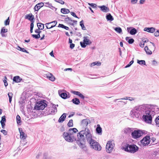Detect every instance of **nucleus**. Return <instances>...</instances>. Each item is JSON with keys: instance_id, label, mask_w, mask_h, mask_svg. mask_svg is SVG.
I'll return each mask as SVG.
<instances>
[{"instance_id": "nucleus-1", "label": "nucleus", "mask_w": 159, "mask_h": 159, "mask_svg": "<svg viewBox=\"0 0 159 159\" xmlns=\"http://www.w3.org/2000/svg\"><path fill=\"white\" fill-rule=\"evenodd\" d=\"M78 131L75 128L70 129L68 132H64L63 137L65 139L69 142H72L76 140L77 135L76 133Z\"/></svg>"}, {"instance_id": "nucleus-2", "label": "nucleus", "mask_w": 159, "mask_h": 159, "mask_svg": "<svg viewBox=\"0 0 159 159\" xmlns=\"http://www.w3.org/2000/svg\"><path fill=\"white\" fill-rule=\"evenodd\" d=\"M77 136H79L82 140H85V138L88 143L94 139H93L91 131L88 128H85V129H83L80 131L77 134Z\"/></svg>"}, {"instance_id": "nucleus-3", "label": "nucleus", "mask_w": 159, "mask_h": 159, "mask_svg": "<svg viewBox=\"0 0 159 159\" xmlns=\"http://www.w3.org/2000/svg\"><path fill=\"white\" fill-rule=\"evenodd\" d=\"M155 112L151 109H148V108L145 106L144 112L143 113V120L146 123H151L152 117L154 116Z\"/></svg>"}, {"instance_id": "nucleus-4", "label": "nucleus", "mask_w": 159, "mask_h": 159, "mask_svg": "<svg viewBox=\"0 0 159 159\" xmlns=\"http://www.w3.org/2000/svg\"><path fill=\"white\" fill-rule=\"evenodd\" d=\"M145 106H141L139 107H135L130 112V115L132 116H134L136 118H138L139 116L143 113Z\"/></svg>"}, {"instance_id": "nucleus-5", "label": "nucleus", "mask_w": 159, "mask_h": 159, "mask_svg": "<svg viewBox=\"0 0 159 159\" xmlns=\"http://www.w3.org/2000/svg\"><path fill=\"white\" fill-rule=\"evenodd\" d=\"M124 148L125 151L134 153L137 151L139 149L138 147L134 144L129 145L126 144Z\"/></svg>"}, {"instance_id": "nucleus-6", "label": "nucleus", "mask_w": 159, "mask_h": 159, "mask_svg": "<svg viewBox=\"0 0 159 159\" xmlns=\"http://www.w3.org/2000/svg\"><path fill=\"white\" fill-rule=\"evenodd\" d=\"M90 147L95 150L100 151L101 150V147L99 144L95 140L93 139L89 143Z\"/></svg>"}, {"instance_id": "nucleus-7", "label": "nucleus", "mask_w": 159, "mask_h": 159, "mask_svg": "<svg viewBox=\"0 0 159 159\" xmlns=\"http://www.w3.org/2000/svg\"><path fill=\"white\" fill-rule=\"evenodd\" d=\"M114 146L115 143L113 140L108 141L106 147L107 152L108 153L111 152L114 148Z\"/></svg>"}, {"instance_id": "nucleus-8", "label": "nucleus", "mask_w": 159, "mask_h": 159, "mask_svg": "<svg viewBox=\"0 0 159 159\" xmlns=\"http://www.w3.org/2000/svg\"><path fill=\"white\" fill-rule=\"evenodd\" d=\"M91 43V41L89 39V37L87 36L84 37L83 42H80V45L83 48H85L86 45H90Z\"/></svg>"}, {"instance_id": "nucleus-9", "label": "nucleus", "mask_w": 159, "mask_h": 159, "mask_svg": "<svg viewBox=\"0 0 159 159\" xmlns=\"http://www.w3.org/2000/svg\"><path fill=\"white\" fill-rule=\"evenodd\" d=\"M143 134V132L141 130H134V131H133L132 132L131 135L132 138L136 139L142 136Z\"/></svg>"}, {"instance_id": "nucleus-10", "label": "nucleus", "mask_w": 159, "mask_h": 159, "mask_svg": "<svg viewBox=\"0 0 159 159\" xmlns=\"http://www.w3.org/2000/svg\"><path fill=\"white\" fill-rule=\"evenodd\" d=\"M78 140H77V143L79 147L85 150L86 148L85 144V140H82L81 138L79 136H77Z\"/></svg>"}, {"instance_id": "nucleus-11", "label": "nucleus", "mask_w": 159, "mask_h": 159, "mask_svg": "<svg viewBox=\"0 0 159 159\" xmlns=\"http://www.w3.org/2000/svg\"><path fill=\"white\" fill-rule=\"evenodd\" d=\"M150 139V136L147 135L141 140V143L143 146L148 145L151 142Z\"/></svg>"}, {"instance_id": "nucleus-12", "label": "nucleus", "mask_w": 159, "mask_h": 159, "mask_svg": "<svg viewBox=\"0 0 159 159\" xmlns=\"http://www.w3.org/2000/svg\"><path fill=\"white\" fill-rule=\"evenodd\" d=\"M48 102L44 99H40V110H42V113H44V111H45L46 110L45 108L48 105Z\"/></svg>"}, {"instance_id": "nucleus-13", "label": "nucleus", "mask_w": 159, "mask_h": 159, "mask_svg": "<svg viewBox=\"0 0 159 159\" xmlns=\"http://www.w3.org/2000/svg\"><path fill=\"white\" fill-rule=\"evenodd\" d=\"M90 123V120L88 119L83 120L81 122V126L85 129V128H87V126Z\"/></svg>"}, {"instance_id": "nucleus-14", "label": "nucleus", "mask_w": 159, "mask_h": 159, "mask_svg": "<svg viewBox=\"0 0 159 159\" xmlns=\"http://www.w3.org/2000/svg\"><path fill=\"white\" fill-rule=\"evenodd\" d=\"M57 23V22L54 21L45 24L46 28L47 29H50L55 27Z\"/></svg>"}, {"instance_id": "nucleus-15", "label": "nucleus", "mask_w": 159, "mask_h": 159, "mask_svg": "<svg viewBox=\"0 0 159 159\" xmlns=\"http://www.w3.org/2000/svg\"><path fill=\"white\" fill-rule=\"evenodd\" d=\"M63 90H59L58 91V93L59 96L62 98L65 99L69 98L70 97L67 95L66 93L63 92Z\"/></svg>"}, {"instance_id": "nucleus-16", "label": "nucleus", "mask_w": 159, "mask_h": 159, "mask_svg": "<svg viewBox=\"0 0 159 159\" xmlns=\"http://www.w3.org/2000/svg\"><path fill=\"white\" fill-rule=\"evenodd\" d=\"M127 31L132 35H134L136 34L137 32V30L135 28L132 27H128L127 28Z\"/></svg>"}, {"instance_id": "nucleus-17", "label": "nucleus", "mask_w": 159, "mask_h": 159, "mask_svg": "<svg viewBox=\"0 0 159 159\" xmlns=\"http://www.w3.org/2000/svg\"><path fill=\"white\" fill-rule=\"evenodd\" d=\"M57 110H54L53 109H52L50 112H49L48 111H44V113H42V112L40 111V115L43 114V115H47L51 114L52 115H54L57 112Z\"/></svg>"}, {"instance_id": "nucleus-18", "label": "nucleus", "mask_w": 159, "mask_h": 159, "mask_svg": "<svg viewBox=\"0 0 159 159\" xmlns=\"http://www.w3.org/2000/svg\"><path fill=\"white\" fill-rule=\"evenodd\" d=\"M134 130L133 129L129 127L125 128L123 129L124 133L127 135H129Z\"/></svg>"}, {"instance_id": "nucleus-19", "label": "nucleus", "mask_w": 159, "mask_h": 159, "mask_svg": "<svg viewBox=\"0 0 159 159\" xmlns=\"http://www.w3.org/2000/svg\"><path fill=\"white\" fill-rule=\"evenodd\" d=\"M19 130L20 133V138L23 139H25L27 137V134H25V133L23 131L21 128H19Z\"/></svg>"}, {"instance_id": "nucleus-20", "label": "nucleus", "mask_w": 159, "mask_h": 159, "mask_svg": "<svg viewBox=\"0 0 159 159\" xmlns=\"http://www.w3.org/2000/svg\"><path fill=\"white\" fill-rule=\"evenodd\" d=\"M25 18L31 22L34 21V16L31 13H30L25 15Z\"/></svg>"}, {"instance_id": "nucleus-21", "label": "nucleus", "mask_w": 159, "mask_h": 159, "mask_svg": "<svg viewBox=\"0 0 159 159\" xmlns=\"http://www.w3.org/2000/svg\"><path fill=\"white\" fill-rule=\"evenodd\" d=\"M47 77L49 79L52 81H54L55 80V78L54 76L51 73H48L46 74Z\"/></svg>"}, {"instance_id": "nucleus-22", "label": "nucleus", "mask_w": 159, "mask_h": 159, "mask_svg": "<svg viewBox=\"0 0 159 159\" xmlns=\"http://www.w3.org/2000/svg\"><path fill=\"white\" fill-rule=\"evenodd\" d=\"M96 131L97 133L99 135H101L102 134V129L100 126L99 125H97Z\"/></svg>"}, {"instance_id": "nucleus-23", "label": "nucleus", "mask_w": 159, "mask_h": 159, "mask_svg": "<svg viewBox=\"0 0 159 159\" xmlns=\"http://www.w3.org/2000/svg\"><path fill=\"white\" fill-rule=\"evenodd\" d=\"M66 117V114L64 113L59 118L58 121L59 123L62 122Z\"/></svg>"}, {"instance_id": "nucleus-24", "label": "nucleus", "mask_w": 159, "mask_h": 159, "mask_svg": "<svg viewBox=\"0 0 159 159\" xmlns=\"http://www.w3.org/2000/svg\"><path fill=\"white\" fill-rule=\"evenodd\" d=\"M144 30L148 32L152 33L154 32L155 29L153 27H146L144 28Z\"/></svg>"}, {"instance_id": "nucleus-25", "label": "nucleus", "mask_w": 159, "mask_h": 159, "mask_svg": "<svg viewBox=\"0 0 159 159\" xmlns=\"http://www.w3.org/2000/svg\"><path fill=\"white\" fill-rule=\"evenodd\" d=\"M99 7L100 8L101 10L104 12H107L109 11V8L104 5L99 6Z\"/></svg>"}, {"instance_id": "nucleus-26", "label": "nucleus", "mask_w": 159, "mask_h": 159, "mask_svg": "<svg viewBox=\"0 0 159 159\" xmlns=\"http://www.w3.org/2000/svg\"><path fill=\"white\" fill-rule=\"evenodd\" d=\"M106 18L107 20L111 21L113 20L114 18L110 13H108L106 16Z\"/></svg>"}, {"instance_id": "nucleus-27", "label": "nucleus", "mask_w": 159, "mask_h": 159, "mask_svg": "<svg viewBox=\"0 0 159 159\" xmlns=\"http://www.w3.org/2000/svg\"><path fill=\"white\" fill-rule=\"evenodd\" d=\"M21 80V79L18 76H15L13 78V81L16 83L20 82Z\"/></svg>"}, {"instance_id": "nucleus-28", "label": "nucleus", "mask_w": 159, "mask_h": 159, "mask_svg": "<svg viewBox=\"0 0 159 159\" xmlns=\"http://www.w3.org/2000/svg\"><path fill=\"white\" fill-rule=\"evenodd\" d=\"M61 12L64 14H68L70 12V11L68 9L66 8H61Z\"/></svg>"}, {"instance_id": "nucleus-29", "label": "nucleus", "mask_w": 159, "mask_h": 159, "mask_svg": "<svg viewBox=\"0 0 159 159\" xmlns=\"http://www.w3.org/2000/svg\"><path fill=\"white\" fill-rule=\"evenodd\" d=\"M72 101L74 104L76 105H78L79 104L80 102L79 100L77 98H75L73 99L72 100Z\"/></svg>"}, {"instance_id": "nucleus-30", "label": "nucleus", "mask_w": 159, "mask_h": 159, "mask_svg": "<svg viewBox=\"0 0 159 159\" xmlns=\"http://www.w3.org/2000/svg\"><path fill=\"white\" fill-rule=\"evenodd\" d=\"M129 39V37H127L125 38V40L128 42L129 43L131 44L133 43L134 42V39Z\"/></svg>"}, {"instance_id": "nucleus-31", "label": "nucleus", "mask_w": 159, "mask_h": 159, "mask_svg": "<svg viewBox=\"0 0 159 159\" xmlns=\"http://www.w3.org/2000/svg\"><path fill=\"white\" fill-rule=\"evenodd\" d=\"M144 50L147 54L151 55L152 54V52L148 49L147 46L145 47Z\"/></svg>"}, {"instance_id": "nucleus-32", "label": "nucleus", "mask_w": 159, "mask_h": 159, "mask_svg": "<svg viewBox=\"0 0 159 159\" xmlns=\"http://www.w3.org/2000/svg\"><path fill=\"white\" fill-rule=\"evenodd\" d=\"M137 62L139 64V65H146L145 61L144 60H137Z\"/></svg>"}, {"instance_id": "nucleus-33", "label": "nucleus", "mask_w": 159, "mask_h": 159, "mask_svg": "<svg viewBox=\"0 0 159 159\" xmlns=\"http://www.w3.org/2000/svg\"><path fill=\"white\" fill-rule=\"evenodd\" d=\"M8 95L9 98V102L10 103H11L12 101L13 94L11 92H9L8 93Z\"/></svg>"}, {"instance_id": "nucleus-34", "label": "nucleus", "mask_w": 159, "mask_h": 159, "mask_svg": "<svg viewBox=\"0 0 159 159\" xmlns=\"http://www.w3.org/2000/svg\"><path fill=\"white\" fill-rule=\"evenodd\" d=\"M80 25L82 29L84 30H86V29L84 24V21L83 20L80 22Z\"/></svg>"}, {"instance_id": "nucleus-35", "label": "nucleus", "mask_w": 159, "mask_h": 159, "mask_svg": "<svg viewBox=\"0 0 159 159\" xmlns=\"http://www.w3.org/2000/svg\"><path fill=\"white\" fill-rule=\"evenodd\" d=\"M114 30L117 33H120L122 32L121 29L120 27H116L114 28Z\"/></svg>"}, {"instance_id": "nucleus-36", "label": "nucleus", "mask_w": 159, "mask_h": 159, "mask_svg": "<svg viewBox=\"0 0 159 159\" xmlns=\"http://www.w3.org/2000/svg\"><path fill=\"white\" fill-rule=\"evenodd\" d=\"M58 27L64 28L66 30H69V27L64 25L63 24H59Z\"/></svg>"}, {"instance_id": "nucleus-37", "label": "nucleus", "mask_w": 159, "mask_h": 159, "mask_svg": "<svg viewBox=\"0 0 159 159\" xmlns=\"http://www.w3.org/2000/svg\"><path fill=\"white\" fill-rule=\"evenodd\" d=\"M39 102H38L36 104L35 106L34 107V109L38 110H40V103H39Z\"/></svg>"}, {"instance_id": "nucleus-38", "label": "nucleus", "mask_w": 159, "mask_h": 159, "mask_svg": "<svg viewBox=\"0 0 159 159\" xmlns=\"http://www.w3.org/2000/svg\"><path fill=\"white\" fill-rule=\"evenodd\" d=\"M16 118L17 124H19L21 122V118L20 116L19 115H17L16 116Z\"/></svg>"}, {"instance_id": "nucleus-39", "label": "nucleus", "mask_w": 159, "mask_h": 159, "mask_svg": "<svg viewBox=\"0 0 159 159\" xmlns=\"http://www.w3.org/2000/svg\"><path fill=\"white\" fill-rule=\"evenodd\" d=\"M73 120L72 119H71L69 121L67 124L68 126L70 127L73 126Z\"/></svg>"}, {"instance_id": "nucleus-40", "label": "nucleus", "mask_w": 159, "mask_h": 159, "mask_svg": "<svg viewBox=\"0 0 159 159\" xmlns=\"http://www.w3.org/2000/svg\"><path fill=\"white\" fill-rule=\"evenodd\" d=\"M34 9L35 11H38L40 9V3L37 4L34 7Z\"/></svg>"}, {"instance_id": "nucleus-41", "label": "nucleus", "mask_w": 159, "mask_h": 159, "mask_svg": "<svg viewBox=\"0 0 159 159\" xmlns=\"http://www.w3.org/2000/svg\"><path fill=\"white\" fill-rule=\"evenodd\" d=\"M37 25L38 27V29H36L35 30V32L36 33L38 34L40 32L39 30L40 29V23H37Z\"/></svg>"}, {"instance_id": "nucleus-42", "label": "nucleus", "mask_w": 159, "mask_h": 159, "mask_svg": "<svg viewBox=\"0 0 159 159\" xmlns=\"http://www.w3.org/2000/svg\"><path fill=\"white\" fill-rule=\"evenodd\" d=\"M32 36L36 39H39L40 38V32L37 34H32Z\"/></svg>"}, {"instance_id": "nucleus-43", "label": "nucleus", "mask_w": 159, "mask_h": 159, "mask_svg": "<svg viewBox=\"0 0 159 159\" xmlns=\"http://www.w3.org/2000/svg\"><path fill=\"white\" fill-rule=\"evenodd\" d=\"M10 20L9 17H8L7 19L5 21L4 24L5 25H7L9 24Z\"/></svg>"}, {"instance_id": "nucleus-44", "label": "nucleus", "mask_w": 159, "mask_h": 159, "mask_svg": "<svg viewBox=\"0 0 159 159\" xmlns=\"http://www.w3.org/2000/svg\"><path fill=\"white\" fill-rule=\"evenodd\" d=\"M6 122V119L5 116H3L2 117V119L0 121V123H5Z\"/></svg>"}, {"instance_id": "nucleus-45", "label": "nucleus", "mask_w": 159, "mask_h": 159, "mask_svg": "<svg viewBox=\"0 0 159 159\" xmlns=\"http://www.w3.org/2000/svg\"><path fill=\"white\" fill-rule=\"evenodd\" d=\"M134 61L133 60H132L129 62V63L128 65H127L125 66V67L126 68L129 67H130L133 64V63H134Z\"/></svg>"}, {"instance_id": "nucleus-46", "label": "nucleus", "mask_w": 159, "mask_h": 159, "mask_svg": "<svg viewBox=\"0 0 159 159\" xmlns=\"http://www.w3.org/2000/svg\"><path fill=\"white\" fill-rule=\"evenodd\" d=\"M7 32V29H5L4 27H3L2 28L1 30V33H5Z\"/></svg>"}, {"instance_id": "nucleus-47", "label": "nucleus", "mask_w": 159, "mask_h": 159, "mask_svg": "<svg viewBox=\"0 0 159 159\" xmlns=\"http://www.w3.org/2000/svg\"><path fill=\"white\" fill-rule=\"evenodd\" d=\"M88 4L89 5L91 6V7L93 8H95L97 6V5L96 4L89 3Z\"/></svg>"}, {"instance_id": "nucleus-48", "label": "nucleus", "mask_w": 159, "mask_h": 159, "mask_svg": "<svg viewBox=\"0 0 159 159\" xmlns=\"http://www.w3.org/2000/svg\"><path fill=\"white\" fill-rule=\"evenodd\" d=\"M48 154L47 153H45L43 154V159H50V157H48Z\"/></svg>"}, {"instance_id": "nucleus-49", "label": "nucleus", "mask_w": 159, "mask_h": 159, "mask_svg": "<svg viewBox=\"0 0 159 159\" xmlns=\"http://www.w3.org/2000/svg\"><path fill=\"white\" fill-rule=\"evenodd\" d=\"M155 121L157 125H159V116L156 118Z\"/></svg>"}, {"instance_id": "nucleus-50", "label": "nucleus", "mask_w": 159, "mask_h": 159, "mask_svg": "<svg viewBox=\"0 0 159 159\" xmlns=\"http://www.w3.org/2000/svg\"><path fill=\"white\" fill-rule=\"evenodd\" d=\"M72 93H73L74 94L78 95V96L81 93L80 92L76 91H73L72 92Z\"/></svg>"}, {"instance_id": "nucleus-51", "label": "nucleus", "mask_w": 159, "mask_h": 159, "mask_svg": "<svg viewBox=\"0 0 159 159\" xmlns=\"http://www.w3.org/2000/svg\"><path fill=\"white\" fill-rule=\"evenodd\" d=\"M5 79L3 80V82L4 83V85L5 87H7L8 85V83L7 81V78L6 77H5Z\"/></svg>"}, {"instance_id": "nucleus-52", "label": "nucleus", "mask_w": 159, "mask_h": 159, "mask_svg": "<svg viewBox=\"0 0 159 159\" xmlns=\"http://www.w3.org/2000/svg\"><path fill=\"white\" fill-rule=\"evenodd\" d=\"M1 132L3 134L5 135H7V131L4 130V129H2L1 130Z\"/></svg>"}, {"instance_id": "nucleus-53", "label": "nucleus", "mask_w": 159, "mask_h": 159, "mask_svg": "<svg viewBox=\"0 0 159 159\" xmlns=\"http://www.w3.org/2000/svg\"><path fill=\"white\" fill-rule=\"evenodd\" d=\"M57 107H58V105H55L54 104H52V109H53L55 110H57Z\"/></svg>"}, {"instance_id": "nucleus-54", "label": "nucleus", "mask_w": 159, "mask_h": 159, "mask_svg": "<svg viewBox=\"0 0 159 159\" xmlns=\"http://www.w3.org/2000/svg\"><path fill=\"white\" fill-rule=\"evenodd\" d=\"M56 1L60 3H61V4H64L65 3L64 2L62 1V0H56Z\"/></svg>"}, {"instance_id": "nucleus-55", "label": "nucleus", "mask_w": 159, "mask_h": 159, "mask_svg": "<svg viewBox=\"0 0 159 159\" xmlns=\"http://www.w3.org/2000/svg\"><path fill=\"white\" fill-rule=\"evenodd\" d=\"M70 14L71 15H72L74 17L78 18V17L76 15L75 13V12H71Z\"/></svg>"}, {"instance_id": "nucleus-56", "label": "nucleus", "mask_w": 159, "mask_h": 159, "mask_svg": "<svg viewBox=\"0 0 159 159\" xmlns=\"http://www.w3.org/2000/svg\"><path fill=\"white\" fill-rule=\"evenodd\" d=\"M154 34L156 37L158 36L159 35V30H157L156 32H155Z\"/></svg>"}, {"instance_id": "nucleus-57", "label": "nucleus", "mask_w": 159, "mask_h": 159, "mask_svg": "<svg viewBox=\"0 0 159 159\" xmlns=\"http://www.w3.org/2000/svg\"><path fill=\"white\" fill-rule=\"evenodd\" d=\"M138 0H131V2L132 4H135L137 3Z\"/></svg>"}, {"instance_id": "nucleus-58", "label": "nucleus", "mask_w": 159, "mask_h": 159, "mask_svg": "<svg viewBox=\"0 0 159 159\" xmlns=\"http://www.w3.org/2000/svg\"><path fill=\"white\" fill-rule=\"evenodd\" d=\"M152 64L153 65H157V62L155 60H153L152 61Z\"/></svg>"}, {"instance_id": "nucleus-59", "label": "nucleus", "mask_w": 159, "mask_h": 159, "mask_svg": "<svg viewBox=\"0 0 159 159\" xmlns=\"http://www.w3.org/2000/svg\"><path fill=\"white\" fill-rule=\"evenodd\" d=\"M34 21L31 22V23L30 24V29H33V28H34Z\"/></svg>"}, {"instance_id": "nucleus-60", "label": "nucleus", "mask_w": 159, "mask_h": 159, "mask_svg": "<svg viewBox=\"0 0 159 159\" xmlns=\"http://www.w3.org/2000/svg\"><path fill=\"white\" fill-rule=\"evenodd\" d=\"M20 51L24 52H25L28 53H29V52L27 50H25L24 48H21Z\"/></svg>"}, {"instance_id": "nucleus-61", "label": "nucleus", "mask_w": 159, "mask_h": 159, "mask_svg": "<svg viewBox=\"0 0 159 159\" xmlns=\"http://www.w3.org/2000/svg\"><path fill=\"white\" fill-rule=\"evenodd\" d=\"M66 21H71V22H73V20L71 19L69 17H68L66 18Z\"/></svg>"}, {"instance_id": "nucleus-62", "label": "nucleus", "mask_w": 159, "mask_h": 159, "mask_svg": "<svg viewBox=\"0 0 159 159\" xmlns=\"http://www.w3.org/2000/svg\"><path fill=\"white\" fill-rule=\"evenodd\" d=\"M144 43H143V42H141L139 44L141 48H143L144 47Z\"/></svg>"}, {"instance_id": "nucleus-63", "label": "nucleus", "mask_w": 159, "mask_h": 159, "mask_svg": "<svg viewBox=\"0 0 159 159\" xmlns=\"http://www.w3.org/2000/svg\"><path fill=\"white\" fill-rule=\"evenodd\" d=\"M75 45L73 43H71L70 45V48L71 49H73L75 47Z\"/></svg>"}, {"instance_id": "nucleus-64", "label": "nucleus", "mask_w": 159, "mask_h": 159, "mask_svg": "<svg viewBox=\"0 0 159 159\" xmlns=\"http://www.w3.org/2000/svg\"><path fill=\"white\" fill-rule=\"evenodd\" d=\"M1 124L2 125V127L3 129H5V123H1Z\"/></svg>"}]
</instances>
